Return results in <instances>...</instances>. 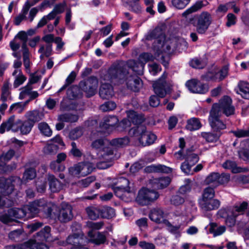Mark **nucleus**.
<instances>
[{
    "mask_svg": "<svg viewBox=\"0 0 249 249\" xmlns=\"http://www.w3.org/2000/svg\"><path fill=\"white\" fill-rule=\"evenodd\" d=\"M105 80L114 84H119L126 82L128 89L135 92L138 91L142 87V81L137 76H128V71L125 65L122 63L111 65L107 73L105 75Z\"/></svg>",
    "mask_w": 249,
    "mask_h": 249,
    "instance_id": "nucleus-1",
    "label": "nucleus"
},
{
    "mask_svg": "<svg viewBox=\"0 0 249 249\" xmlns=\"http://www.w3.org/2000/svg\"><path fill=\"white\" fill-rule=\"evenodd\" d=\"M36 176V170L34 168L30 167L25 170L22 179L18 177H12L8 178H0V193L3 195L11 194L16 186H20L22 182L32 180Z\"/></svg>",
    "mask_w": 249,
    "mask_h": 249,
    "instance_id": "nucleus-2",
    "label": "nucleus"
},
{
    "mask_svg": "<svg viewBox=\"0 0 249 249\" xmlns=\"http://www.w3.org/2000/svg\"><path fill=\"white\" fill-rule=\"evenodd\" d=\"M114 190L115 195L125 201H130L134 196L133 183L124 177L117 179Z\"/></svg>",
    "mask_w": 249,
    "mask_h": 249,
    "instance_id": "nucleus-3",
    "label": "nucleus"
},
{
    "mask_svg": "<svg viewBox=\"0 0 249 249\" xmlns=\"http://www.w3.org/2000/svg\"><path fill=\"white\" fill-rule=\"evenodd\" d=\"M129 134L135 137L142 146L153 144L157 139L154 134L146 131V128L144 125H138L132 128Z\"/></svg>",
    "mask_w": 249,
    "mask_h": 249,
    "instance_id": "nucleus-4",
    "label": "nucleus"
},
{
    "mask_svg": "<svg viewBox=\"0 0 249 249\" xmlns=\"http://www.w3.org/2000/svg\"><path fill=\"white\" fill-rule=\"evenodd\" d=\"M211 110L215 111L216 113L222 115L224 114L229 116L234 114L235 108L232 105L231 99L229 96H225L218 103L213 105Z\"/></svg>",
    "mask_w": 249,
    "mask_h": 249,
    "instance_id": "nucleus-5",
    "label": "nucleus"
},
{
    "mask_svg": "<svg viewBox=\"0 0 249 249\" xmlns=\"http://www.w3.org/2000/svg\"><path fill=\"white\" fill-rule=\"evenodd\" d=\"M194 18H190L189 21L196 28V32L200 34H204L207 31L212 21V16L207 12H203L196 18V21L193 22Z\"/></svg>",
    "mask_w": 249,
    "mask_h": 249,
    "instance_id": "nucleus-6",
    "label": "nucleus"
},
{
    "mask_svg": "<svg viewBox=\"0 0 249 249\" xmlns=\"http://www.w3.org/2000/svg\"><path fill=\"white\" fill-rule=\"evenodd\" d=\"M109 143V142L107 140L101 138L93 141L91 147L101 153L99 156V158L109 160L111 159L109 157L113 154L112 149L107 146Z\"/></svg>",
    "mask_w": 249,
    "mask_h": 249,
    "instance_id": "nucleus-7",
    "label": "nucleus"
},
{
    "mask_svg": "<svg viewBox=\"0 0 249 249\" xmlns=\"http://www.w3.org/2000/svg\"><path fill=\"white\" fill-rule=\"evenodd\" d=\"M167 75L163 73L157 81H154L153 88L155 94L160 98H163L170 92L172 84L165 80Z\"/></svg>",
    "mask_w": 249,
    "mask_h": 249,
    "instance_id": "nucleus-8",
    "label": "nucleus"
},
{
    "mask_svg": "<svg viewBox=\"0 0 249 249\" xmlns=\"http://www.w3.org/2000/svg\"><path fill=\"white\" fill-rule=\"evenodd\" d=\"M80 88L87 94L88 97L94 95L96 92L98 86V80L96 77L91 76L87 80L81 81L79 83Z\"/></svg>",
    "mask_w": 249,
    "mask_h": 249,
    "instance_id": "nucleus-9",
    "label": "nucleus"
},
{
    "mask_svg": "<svg viewBox=\"0 0 249 249\" xmlns=\"http://www.w3.org/2000/svg\"><path fill=\"white\" fill-rule=\"evenodd\" d=\"M222 116L216 113L215 111H210L208 120L209 124L214 132H221L222 130L226 128V124L221 120Z\"/></svg>",
    "mask_w": 249,
    "mask_h": 249,
    "instance_id": "nucleus-10",
    "label": "nucleus"
},
{
    "mask_svg": "<svg viewBox=\"0 0 249 249\" xmlns=\"http://www.w3.org/2000/svg\"><path fill=\"white\" fill-rule=\"evenodd\" d=\"M72 206L66 203H62L60 206L57 216L58 220L61 223H67L73 218Z\"/></svg>",
    "mask_w": 249,
    "mask_h": 249,
    "instance_id": "nucleus-11",
    "label": "nucleus"
},
{
    "mask_svg": "<svg viewBox=\"0 0 249 249\" xmlns=\"http://www.w3.org/2000/svg\"><path fill=\"white\" fill-rule=\"evenodd\" d=\"M186 86L191 92L195 93L204 94L209 90L207 84L202 83L195 79L187 81Z\"/></svg>",
    "mask_w": 249,
    "mask_h": 249,
    "instance_id": "nucleus-12",
    "label": "nucleus"
},
{
    "mask_svg": "<svg viewBox=\"0 0 249 249\" xmlns=\"http://www.w3.org/2000/svg\"><path fill=\"white\" fill-rule=\"evenodd\" d=\"M174 156L179 160L185 159V161L193 165H195L199 160L198 155L193 152L192 148L187 149L185 154L181 150H179L174 153Z\"/></svg>",
    "mask_w": 249,
    "mask_h": 249,
    "instance_id": "nucleus-13",
    "label": "nucleus"
},
{
    "mask_svg": "<svg viewBox=\"0 0 249 249\" xmlns=\"http://www.w3.org/2000/svg\"><path fill=\"white\" fill-rule=\"evenodd\" d=\"M128 119H123L121 122L124 128L130 126V122L134 124L137 125L142 124L145 120L142 114H139L133 110L127 112Z\"/></svg>",
    "mask_w": 249,
    "mask_h": 249,
    "instance_id": "nucleus-14",
    "label": "nucleus"
},
{
    "mask_svg": "<svg viewBox=\"0 0 249 249\" xmlns=\"http://www.w3.org/2000/svg\"><path fill=\"white\" fill-rule=\"evenodd\" d=\"M145 39L147 40L154 39L155 41L153 44V48H154L155 42H156V45H158V48H160L162 46V41H164L165 38L161 29L159 28H156L147 33L145 36Z\"/></svg>",
    "mask_w": 249,
    "mask_h": 249,
    "instance_id": "nucleus-15",
    "label": "nucleus"
},
{
    "mask_svg": "<svg viewBox=\"0 0 249 249\" xmlns=\"http://www.w3.org/2000/svg\"><path fill=\"white\" fill-rule=\"evenodd\" d=\"M37 240H29L25 242L21 247L10 246L6 249H49V247L44 243L37 242Z\"/></svg>",
    "mask_w": 249,
    "mask_h": 249,
    "instance_id": "nucleus-16",
    "label": "nucleus"
},
{
    "mask_svg": "<svg viewBox=\"0 0 249 249\" xmlns=\"http://www.w3.org/2000/svg\"><path fill=\"white\" fill-rule=\"evenodd\" d=\"M199 206L203 212H208L217 209L220 205V202L216 199H200Z\"/></svg>",
    "mask_w": 249,
    "mask_h": 249,
    "instance_id": "nucleus-17",
    "label": "nucleus"
},
{
    "mask_svg": "<svg viewBox=\"0 0 249 249\" xmlns=\"http://www.w3.org/2000/svg\"><path fill=\"white\" fill-rule=\"evenodd\" d=\"M119 120L115 116H107L100 123V127L107 131H111L118 124Z\"/></svg>",
    "mask_w": 249,
    "mask_h": 249,
    "instance_id": "nucleus-18",
    "label": "nucleus"
},
{
    "mask_svg": "<svg viewBox=\"0 0 249 249\" xmlns=\"http://www.w3.org/2000/svg\"><path fill=\"white\" fill-rule=\"evenodd\" d=\"M66 242L71 246V248L72 249L73 246L85 244L87 242V240L83 233H72L68 237Z\"/></svg>",
    "mask_w": 249,
    "mask_h": 249,
    "instance_id": "nucleus-19",
    "label": "nucleus"
},
{
    "mask_svg": "<svg viewBox=\"0 0 249 249\" xmlns=\"http://www.w3.org/2000/svg\"><path fill=\"white\" fill-rule=\"evenodd\" d=\"M12 130L14 132L18 131L17 127V121H15V116H10L5 122H3L0 126V133L3 134L6 131Z\"/></svg>",
    "mask_w": 249,
    "mask_h": 249,
    "instance_id": "nucleus-20",
    "label": "nucleus"
},
{
    "mask_svg": "<svg viewBox=\"0 0 249 249\" xmlns=\"http://www.w3.org/2000/svg\"><path fill=\"white\" fill-rule=\"evenodd\" d=\"M44 202L41 199L36 200L25 206L28 213V217H33L34 215L40 212Z\"/></svg>",
    "mask_w": 249,
    "mask_h": 249,
    "instance_id": "nucleus-21",
    "label": "nucleus"
},
{
    "mask_svg": "<svg viewBox=\"0 0 249 249\" xmlns=\"http://www.w3.org/2000/svg\"><path fill=\"white\" fill-rule=\"evenodd\" d=\"M99 95L103 99H109L111 98L114 95L112 86L109 83L102 82L99 90Z\"/></svg>",
    "mask_w": 249,
    "mask_h": 249,
    "instance_id": "nucleus-22",
    "label": "nucleus"
},
{
    "mask_svg": "<svg viewBox=\"0 0 249 249\" xmlns=\"http://www.w3.org/2000/svg\"><path fill=\"white\" fill-rule=\"evenodd\" d=\"M44 116L43 113L37 110L28 111L25 114L27 120L33 125L36 123L42 120Z\"/></svg>",
    "mask_w": 249,
    "mask_h": 249,
    "instance_id": "nucleus-23",
    "label": "nucleus"
},
{
    "mask_svg": "<svg viewBox=\"0 0 249 249\" xmlns=\"http://www.w3.org/2000/svg\"><path fill=\"white\" fill-rule=\"evenodd\" d=\"M170 182L171 179L168 177L155 178L151 180L153 187L158 189H162L167 187Z\"/></svg>",
    "mask_w": 249,
    "mask_h": 249,
    "instance_id": "nucleus-24",
    "label": "nucleus"
},
{
    "mask_svg": "<svg viewBox=\"0 0 249 249\" xmlns=\"http://www.w3.org/2000/svg\"><path fill=\"white\" fill-rule=\"evenodd\" d=\"M128 68L131 69L137 74L141 75L143 73L144 66L140 61L134 59L128 60L126 63Z\"/></svg>",
    "mask_w": 249,
    "mask_h": 249,
    "instance_id": "nucleus-25",
    "label": "nucleus"
},
{
    "mask_svg": "<svg viewBox=\"0 0 249 249\" xmlns=\"http://www.w3.org/2000/svg\"><path fill=\"white\" fill-rule=\"evenodd\" d=\"M51 228L49 226H45L43 229L36 233L35 239L38 241H52L53 238L51 234Z\"/></svg>",
    "mask_w": 249,
    "mask_h": 249,
    "instance_id": "nucleus-26",
    "label": "nucleus"
},
{
    "mask_svg": "<svg viewBox=\"0 0 249 249\" xmlns=\"http://www.w3.org/2000/svg\"><path fill=\"white\" fill-rule=\"evenodd\" d=\"M248 203L244 201L242 203L236 204L232 207L228 209L230 210V213L233 215L234 216H238L239 215L244 214L245 211L247 209Z\"/></svg>",
    "mask_w": 249,
    "mask_h": 249,
    "instance_id": "nucleus-27",
    "label": "nucleus"
},
{
    "mask_svg": "<svg viewBox=\"0 0 249 249\" xmlns=\"http://www.w3.org/2000/svg\"><path fill=\"white\" fill-rule=\"evenodd\" d=\"M150 219L157 223H161L164 221V213L160 208H156L152 210L149 214Z\"/></svg>",
    "mask_w": 249,
    "mask_h": 249,
    "instance_id": "nucleus-28",
    "label": "nucleus"
},
{
    "mask_svg": "<svg viewBox=\"0 0 249 249\" xmlns=\"http://www.w3.org/2000/svg\"><path fill=\"white\" fill-rule=\"evenodd\" d=\"M236 92L243 98L249 99V83L245 81H240L237 85Z\"/></svg>",
    "mask_w": 249,
    "mask_h": 249,
    "instance_id": "nucleus-29",
    "label": "nucleus"
},
{
    "mask_svg": "<svg viewBox=\"0 0 249 249\" xmlns=\"http://www.w3.org/2000/svg\"><path fill=\"white\" fill-rule=\"evenodd\" d=\"M218 214L221 217H226V223L229 227H233L236 222V218L233 215L230 213V210L228 209H222L218 212Z\"/></svg>",
    "mask_w": 249,
    "mask_h": 249,
    "instance_id": "nucleus-30",
    "label": "nucleus"
},
{
    "mask_svg": "<svg viewBox=\"0 0 249 249\" xmlns=\"http://www.w3.org/2000/svg\"><path fill=\"white\" fill-rule=\"evenodd\" d=\"M86 212L89 219L96 220L101 216V208L95 205H91L86 208Z\"/></svg>",
    "mask_w": 249,
    "mask_h": 249,
    "instance_id": "nucleus-31",
    "label": "nucleus"
},
{
    "mask_svg": "<svg viewBox=\"0 0 249 249\" xmlns=\"http://www.w3.org/2000/svg\"><path fill=\"white\" fill-rule=\"evenodd\" d=\"M50 189L52 192L59 191L62 188L61 182L53 175L48 176Z\"/></svg>",
    "mask_w": 249,
    "mask_h": 249,
    "instance_id": "nucleus-32",
    "label": "nucleus"
},
{
    "mask_svg": "<svg viewBox=\"0 0 249 249\" xmlns=\"http://www.w3.org/2000/svg\"><path fill=\"white\" fill-rule=\"evenodd\" d=\"M33 125L29 121L26 120L22 122L20 120H17V127H18V130L22 135L28 134L32 130Z\"/></svg>",
    "mask_w": 249,
    "mask_h": 249,
    "instance_id": "nucleus-33",
    "label": "nucleus"
},
{
    "mask_svg": "<svg viewBox=\"0 0 249 249\" xmlns=\"http://www.w3.org/2000/svg\"><path fill=\"white\" fill-rule=\"evenodd\" d=\"M130 142V140L128 137L115 138L109 141L110 145L116 148H122L127 146Z\"/></svg>",
    "mask_w": 249,
    "mask_h": 249,
    "instance_id": "nucleus-34",
    "label": "nucleus"
},
{
    "mask_svg": "<svg viewBox=\"0 0 249 249\" xmlns=\"http://www.w3.org/2000/svg\"><path fill=\"white\" fill-rule=\"evenodd\" d=\"M8 213L11 216L12 218H22L24 217H28V213L26 209V207H24L22 209L19 208H12L8 211Z\"/></svg>",
    "mask_w": 249,
    "mask_h": 249,
    "instance_id": "nucleus-35",
    "label": "nucleus"
},
{
    "mask_svg": "<svg viewBox=\"0 0 249 249\" xmlns=\"http://www.w3.org/2000/svg\"><path fill=\"white\" fill-rule=\"evenodd\" d=\"M221 134V132H214V133H212L203 132L201 133V136L208 142H214L219 140Z\"/></svg>",
    "mask_w": 249,
    "mask_h": 249,
    "instance_id": "nucleus-36",
    "label": "nucleus"
},
{
    "mask_svg": "<svg viewBox=\"0 0 249 249\" xmlns=\"http://www.w3.org/2000/svg\"><path fill=\"white\" fill-rule=\"evenodd\" d=\"M90 241L96 245L104 244L106 240V235L102 232H96L92 234H90Z\"/></svg>",
    "mask_w": 249,
    "mask_h": 249,
    "instance_id": "nucleus-37",
    "label": "nucleus"
},
{
    "mask_svg": "<svg viewBox=\"0 0 249 249\" xmlns=\"http://www.w3.org/2000/svg\"><path fill=\"white\" fill-rule=\"evenodd\" d=\"M78 116L71 113H64L58 116V120L66 123H75L78 120Z\"/></svg>",
    "mask_w": 249,
    "mask_h": 249,
    "instance_id": "nucleus-38",
    "label": "nucleus"
},
{
    "mask_svg": "<svg viewBox=\"0 0 249 249\" xmlns=\"http://www.w3.org/2000/svg\"><path fill=\"white\" fill-rule=\"evenodd\" d=\"M146 194L144 189L143 188L139 191L136 200L137 202L142 206L147 205L150 203L147 196Z\"/></svg>",
    "mask_w": 249,
    "mask_h": 249,
    "instance_id": "nucleus-39",
    "label": "nucleus"
},
{
    "mask_svg": "<svg viewBox=\"0 0 249 249\" xmlns=\"http://www.w3.org/2000/svg\"><path fill=\"white\" fill-rule=\"evenodd\" d=\"M222 167L226 169H230L234 173L242 172V169L237 166L236 163L232 160H227L222 164Z\"/></svg>",
    "mask_w": 249,
    "mask_h": 249,
    "instance_id": "nucleus-40",
    "label": "nucleus"
},
{
    "mask_svg": "<svg viewBox=\"0 0 249 249\" xmlns=\"http://www.w3.org/2000/svg\"><path fill=\"white\" fill-rule=\"evenodd\" d=\"M201 124L199 120L196 118H193L188 120L186 128L190 131H194L199 129Z\"/></svg>",
    "mask_w": 249,
    "mask_h": 249,
    "instance_id": "nucleus-41",
    "label": "nucleus"
},
{
    "mask_svg": "<svg viewBox=\"0 0 249 249\" xmlns=\"http://www.w3.org/2000/svg\"><path fill=\"white\" fill-rule=\"evenodd\" d=\"M115 215V210L110 207H104L101 208V216L104 218L110 219Z\"/></svg>",
    "mask_w": 249,
    "mask_h": 249,
    "instance_id": "nucleus-42",
    "label": "nucleus"
},
{
    "mask_svg": "<svg viewBox=\"0 0 249 249\" xmlns=\"http://www.w3.org/2000/svg\"><path fill=\"white\" fill-rule=\"evenodd\" d=\"M94 167L89 162H80L81 176H85L91 173Z\"/></svg>",
    "mask_w": 249,
    "mask_h": 249,
    "instance_id": "nucleus-43",
    "label": "nucleus"
},
{
    "mask_svg": "<svg viewBox=\"0 0 249 249\" xmlns=\"http://www.w3.org/2000/svg\"><path fill=\"white\" fill-rule=\"evenodd\" d=\"M203 6L204 4L202 1H196L193 5L184 12L182 15L184 17H187L189 14L200 10Z\"/></svg>",
    "mask_w": 249,
    "mask_h": 249,
    "instance_id": "nucleus-44",
    "label": "nucleus"
},
{
    "mask_svg": "<svg viewBox=\"0 0 249 249\" xmlns=\"http://www.w3.org/2000/svg\"><path fill=\"white\" fill-rule=\"evenodd\" d=\"M38 128L43 135L49 137L52 134V131L48 124L45 122H41L38 124Z\"/></svg>",
    "mask_w": 249,
    "mask_h": 249,
    "instance_id": "nucleus-45",
    "label": "nucleus"
},
{
    "mask_svg": "<svg viewBox=\"0 0 249 249\" xmlns=\"http://www.w3.org/2000/svg\"><path fill=\"white\" fill-rule=\"evenodd\" d=\"M53 45L52 44H48L46 45L40 44L39 49L38 51V53H44L45 57H49L52 54Z\"/></svg>",
    "mask_w": 249,
    "mask_h": 249,
    "instance_id": "nucleus-46",
    "label": "nucleus"
},
{
    "mask_svg": "<svg viewBox=\"0 0 249 249\" xmlns=\"http://www.w3.org/2000/svg\"><path fill=\"white\" fill-rule=\"evenodd\" d=\"M23 230L20 228L11 231L9 233L10 239L17 241H19L23 237Z\"/></svg>",
    "mask_w": 249,
    "mask_h": 249,
    "instance_id": "nucleus-47",
    "label": "nucleus"
},
{
    "mask_svg": "<svg viewBox=\"0 0 249 249\" xmlns=\"http://www.w3.org/2000/svg\"><path fill=\"white\" fill-rule=\"evenodd\" d=\"M210 232L213 233L214 236L221 235L225 231L224 226H219L217 227L215 223H212L210 228Z\"/></svg>",
    "mask_w": 249,
    "mask_h": 249,
    "instance_id": "nucleus-48",
    "label": "nucleus"
},
{
    "mask_svg": "<svg viewBox=\"0 0 249 249\" xmlns=\"http://www.w3.org/2000/svg\"><path fill=\"white\" fill-rule=\"evenodd\" d=\"M71 148L70 151V154L76 158H80L83 155V152L78 148L76 142H72L71 143Z\"/></svg>",
    "mask_w": 249,
    "mask_h": 249,
    "instance_id": "nucleus-49",
    "label": "nucleus"
},
{
    "mask_svg": "<svg viewBox=\"0 0 249 249\" xmlns=\"http://www.w3.org/2000/svg\"><path fill=\"white\" fill-rule=\"evenodd\" d=\"M116 107V104L113 101H107L100 107V109L103 112L109 111L114 110Z\"/></svg>",
    "mask_w": 249,
    "mask_h": 249,
    "instance_id": "nucleus-50",
    "label": "nucleus"
},
{
    "mask_svg": "<svg viewBox=\"0 0 249 249\" xmlns=\"http://www.w3.org/2000/svg\"><path fill=\"white\" fill-rule=\"evenodd\" d=\"M79 92V89L77 86H72L68 89L67 95L70 99L72 100L77 98Z\"/></svg>",
    "mask_w": 249,
    "mask_h": 249,
    "instance_id": "nucleus-51",
    "label": "nucleus"
},
{
    "mask_svg": "<svg viewBox=\"0 0 249 249\" xmlns=\"http://www.w3.org/2000/svg\"><path fill=\"white\" fill-rule=\"evenodd\" d=\"M41 201L44 202V204L42 205V206H41L42 208L40 209V212H43L45 214L46 216L50 217L53 211L51 204L48 203L44 199H41Z\"/></svg>",
    "mask_w": 249,
    "mask_h": 249,
    "instance_id": "nucleus-52",
    "label": "nucleus"
},
{
    "mask_svg": "<svg viewBox=\"0 0 249 249\" xmlns=\"http://www.w3.org/2000/svg\"><path fill=\"white\" fill-rule=\"evenodd\" d=\"M9 88L10 83L8 81L5 82L2 88V93L1 96V99L3 102H5L7 100L8 97L10 94Z\"/></svg>",
    "mask_w": 249,
    "mask_h": 249,
    "instance_id": "nucleus-53",
    "label": "nucleus"
},
{
    "mask_svg": "<svg viewBox=\"0 0 249 249\" xmlns=\"http://www.w3.org/2000/svg\"><path fill=\"white\" fill-rule=\"evenodd\" d=\"M25 107L22 102H18L12 104L9 108V112H17L18 113H22L25 110Z\"/></svg>",
    "mask_w": 249,
    "mask_h": 249,
    "instance_id": "nucleus-54",
    "label": "nucleus"
},
{
    "mask_svg": "<svg viewBox=\"0 0 249 249\" xmlns=\"http://www.w3.org/2000/svg\"><path fill=\"white\" fill-rule=\"evenodd\" d=\"M151 171L155 172L167 173L171 170L170 168L162 165H151L147 167Z\"/></svg>",
    "mask_w": 249,
    "mask_h": 249,
    "instance_id": "nucleus-55",
    "label": "nucleus"
},
{
    "mask_svg": "<svg viewBox=\"0 0 249 249\" xmlns=\"http://www.w3.org/2000/svg\"><path fill=\"white\" fill-rule=\"evenodd\" d=\"M218 177L219 173L215 172L212 173L207 177L205 182L207 184L214 183L217 185H218Z\"/></svg>",
    "mask_w": 249,
    "mask_h": 249,
    "instance_id": "nucleus-56",
    "label": "nucleus"
},
{
    "mask_svg": "<svg viewBox=\"0 0 249 249\" xmlns=\"http://www.w3.org/2000/svg\"><path fill=\"white\" fill-rule=\"evenodd\" d=\"M144 189L145 191V195L147 196V198L149 199L150 203L154 202L159 198V194L157 192L152 190H149L145 188Z\"/></svg>",
    "mask_w": 249,
    "mask_h": 249,
    "instance_id": "nucleus-57",
    "label": "nucleus"
},
{
    "mask_svg": "<svg viewBox=\"0 0 249 249\" xmlns=\"http://www.w3.org/2000/svg\"><path fill=\"white\" fill-rule=\"evenodd\" d=\"M214 191L213 188L208 187L206 188L203 191L202 198L201 199H213L214 196Z\"/></svg>",
    "mask_w": 249,
    "mask_h": 249,
    "instance_id": "nucleus-58",
    "label": "nucleus"
},
{
    "mask_svg": "<svg viewBox=\"0 0 249 249\" xmlns=\"http://www.w3.org/2000/svg\"><path fill=\"white\" fill-rule=\"evenodd\" d=\"M83 135L82 129L80 127H76L72 129L69 133V138L72 140H76Z\"/></svg>",
    "mask_w": 249,
    "mask_h": 249,
    "instance_id": "nucleus-59",
    "label": "nucleus"
},
{
    "mask_svg": "<svg viewBox=\"0 0 249 249\" xmlns=\"http://www.w3.org/2000/svg\"><path fill=\"white\" fill-rule=\"evenodd\" d=\"M58 149V146L55 144H49L43 149L44 153L46 154H54Z\"/></svg>",
    "mask_w": 249,
    "mask_h": 249,
    "instance_id": "nucleus-60",
    "label": "nucleus"
},
{
    "mask_svg": "<svg viewBox=\"0 0 249 249\" xmlns=\"http://www.w3.org/2000/svg\"><path fill=\"white\" fill-rule=\"evenodd\" d=\"M32 89V86H29L27 84L26 86L20 89L21 92L19 93V99L22 100L25 98L27 96H29Z\"/></svg>",
    "mask_w": 249,
    "mask_h": 249,
    "instance_id": "nucleus-61",
    "label": "nucleus"
},
{
    "mask_svg": "<svg viewBox=\"0 0 249 249\" xmlns=\"http://www.w3.org/2000/svg\"><path fill=\"white\" fill-rule=\"evenodd\" d=\"M153 58V55L151 53H141L139 57L138 60L141 62L142 64H143L144 66L145 64L149 61L152 60Z\"/></svg>",
    "mask_w": 249,
    "mask_h": 249,
    "instance_id": "nucleus-62",
    "label": "nucleus"
},
{
    "mask_svg": "<svg viewBox=\"0 0 249 249\" xmlns=\"http://www.w3.org/2000/svg\"><path fill=\"white\" fill-rule=\"evenodd\" d=\"M191 0H172V5L178 9L184 8Z\"/></svg>",
    "mask_w": 249,
    "mask_h": 249,
    "instance_id": "nucleus-63",
    "label": "nucleus"
},
{
    "mask_svg": "<svg viewBox=\"0 0 249 249\" xmlns=\"http://www.w3.org/2000/svg\"><path fill=\"white\" fill-rule=\"evenodd\" d=\"M190 65L191 67L195 68L202 69L205 67V63L202 60L195 58L190 62Z\"/></svg>",
    "mask_w": 249,
    "mask_h": 249,
    "instance_id": "nucleus-64",
    "label": "nucleus"
}]
</instances>
